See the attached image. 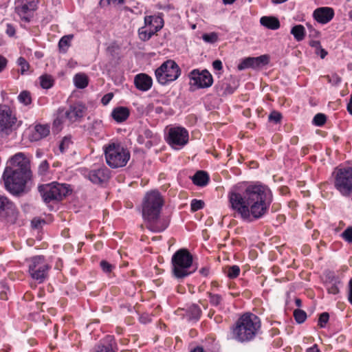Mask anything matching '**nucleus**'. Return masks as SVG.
<instances>
[{
  "label": "nucleus",
  "mask_w": 352,
  "mask_h": 352,
  "mask_svg": "<svg viewBox=\"0 0 352 352\" xmlns=\"http://www.w3.org/2000/svg\"><path fill=\"white\" fill-rule=\"evenodd\" d=\"M190 352H205L204 351V349L201 346H197L195 348H194L193 349H192L190 351Z\"/></svg>",
  "instance_id": "nucleus-62"
},
{
  "label": "nucleus",
  "mask_w": 352,
  "mask_h": 352,
  "mask_svg": "<svg viewBox=\"0 0 352 352\" xmlns=\"http://www.w3.org/2000/svg\"><path fill=\"white\" fill-rule=\"evenodd\" d=\"M38 191L45 203L60 201L68 194L69 189L65 184L52 182L38 186Z\"/></svg>",
  "instance_id": "nucleus-7"
},
{
  "label": "nucleus",
  "mask_w": 352,
  "mask_h": 352,
  "mask_svg": "<svg viewBox=\"0 0 352 352\" xmlns=\"http://www.w3.org/2000/svg\"><path fill=\"white\" fill-rule=\"evenodd\" d=\"M14 6L15 12L20 19L25 22H29L37 8V2L36 0H16Z\"/></svg>",
  "instance_id": "nucleus-12"
},
{
  "label": "nucleus",
  "mask_w": 352,
  "mask_h": 352,
  "mask_svg": "<svg viewBox=\"0 0 352 352\" xmlns=\"http://www.w3.org/2000/svg\"><path fill=\"white\" fill-rule=\"evenodd\" d=\"M6 33L10 36H14V34H15V29H14V28L12 25L8 24L7 25V28H6Z\"/></svg>",
  "instance_id": "nucleus-53"
},
{
  "label": "nucleus",
  "mask_w": 352,
  "mask_h": 352,
  "mask_svg": "<svg viewBox=\"0 0 352 352\" xmlns=\"http://www.w3.org/2000/svg\"><path fill=\"white\" fill-rule=\"evenodd\" d=\"M221 301V297L218 294H210V302L213 305H219Z\"/></svg>",
  "instance_id": "nucleus-45"
},
{
  "label": "nucleus",
  "mask_w": 352,
  "mask_h": 352,
  "mask_svg": "<svg viewBox=\"0 0 352 352\" xmlns=\"http://www.w3.org/2000/svg\"><path fill=\"white\" fill-rule=\"evenodd\" d=\"M226 273L230 278H235L239 275L240 268L238 265L229 266Z\"/></svg>",
  "instance_id": "nucleus-34"
},
{
  "label": "nucleus",
  "mask_w": 352,
  "mask_h": 352,
  "mask_svg": "<svg viewBox=\"0 0 352 352\" xmlns=\"http://www.w3.org/2000/svg\"><path fill=\"white\" fill-rule=\"evenodd\" d=\"M290 33L297 41H301L305 38V29L302 25H296L292 28Z\"/></svg>",
  "instance_id": "nucleus-30"
},
{
  "label": "nucleus",
  "mask_w": 352,
  "mask_h": 352,
  "mask_svg": "<svg viewBox=\"0 0 352 352\" xmlns=\"http://www.w3.org/2000/svg\"><path fill=\"white\" fill-rule=\"evenodd\" d=\"M228 197L232 209L248 222L261 218L272 201L270 190L262 185H250L244 189L236 186Z\"/></svg>",
  "instance_id": "nucleus-1"
},
{
  "label": "nucleus",
  "mask_w": 352,
  "mask_h": 352,
  "mask_svg": "<svg viewBox=\"0 0 352 352\" xmlns=\"http://www.w3.org/2000/svg\"><path fill=\"white\" fill-rule=\"evenodd\" d=\"M334 173L336 188L343 196L349 197L352 195V168H336Z\"/></svg>",
  "instance_id": "nucleus-9"
},
{
  "label": "nucleus",
  "mask_w": 352,
  "mask_h": 352,
  "mask_svg": "<svg viewBox=\"0 0 352 352\" xmlns=\"http://www.w3.org/2000/svg\"><path fill=\"white\" fill-rule=\"evenodd\" d=\"M75 86L78 89H84L88 85L89 80L86 74L79 73L74 78Z\"/></svg>",
  "instance_id": "nucleus-29"
},
{
  "label": "nucleus",
  "mask_w": 352,
  "mask_h": 352,
  "mask_svg": "<svg viewBox=\"0 0 352 352\" xmlns=\"http://www.w3.org/2000/svg\"><path fill=\"white\" fill-rule=\"evenodd\" d=\"M155 74L158 82L164 85L177 80L181 74V69L174 60H168L155 70Z\"/></svg>",
  "instance_id": "nucleus-8"
},
{
  "label": "nucleus",
  "mask_w": 352,
  "mask_h": 352,
  "mask_svg": "<svg viewBox=\"0 0 352 352\" xmlns=\"http://www.w3.org/2000/svg\"><path fill=\"white\" fill-rule=\"evenodd\" d=\"M223 3L227 4H232L236 0H222Z\"/></svg>",
  "instance_id": "nucleus-63"
},
{
  "label": "nucleus",
  "mask_w": 352,
  "mask_h": 352,
  "mask_svg": "<svg viewBox=\"0 0 352 352\" xmlns=\"http://www.w3.org/2000/svg\"><path fill=\"white\" fill-rule=\"evenodd\" d=\"M318 50L320 51V52H317V54H318L322 58H324L327 54V52L321 47L320 48L318 49Z\"/></svg>",
  "instance_id": "nucleus-58"
},
{
  "label": "nucleus",
  "mask_w": 352,
  "mask_h": 352,
  "mask_svg": "<svg viewBox=\"0 0 352 352\" xmlns=\"http://www.w3.org/2000/svg\"><path fill=\"white\" fill-rule=\"evenodd\" d=\"M143 133L146 138H151L153 137V132L149 129H145Z\"/></svg>",
  "instance_id": "nucleus-57"
},
{
  "label": "nucleus",
  "mask_w": 352,
  "mask_h": 352,
  "mask_svg": "<svg viewBox=\"0 0 352 352\" xmlns=\"http://www.w3.org/2000/svg\"><path fill=\"white\" fill-rule=\"evenodd\" d=\"M347 110L351 115H352V95L351 96L350 100L347 104Z\"/></svg>",
  "instance_id": "nucleus-59"
},
{
  "label": "nucleus",
  "mask_w": 352,
  "mask_h": 352,
  "mask_svg": "<svg viewBox=\"0 0 352 352\" xmlns=\"http://www.w3.org/2000/svg\"><path fill=\"white\" fill-rule=\"evenodd\" d=\"M19 212L14 204L8 197L0 195V220L14 223Z\"/></svg>",
  "instance_id": "nucleus-11"
},
{
  "label": "nucleus",
  "mask_w": 352,
  "mask_h": 352,
  "mask_svg": "<svg viewBox=\"0 0 352 352\" xmlns=\"http://www.w3.org/2000/svg\"><path fill=\"white\" fill-rule=\"evenodd\" d=\"M95 352H115L113 349L108 346H98L96 348Z\"/></svg>",
  "instance_id": "nucleus-49"
},
{
  "label": "nucleus",
  "mask_w": 352,
  "mask_h": 352,
  "mask_svg": "<svg viewBox=\"0 0 352 352\" xmlns=\"http://www.w3.org/2000/svg\"><path fill=\"white\" fill-rule=\"evenodd\" d=\"M104 151L106 162L112 168L125 166L131 157L129 150L119 143L105 145Z\"/></svg>",
  "instance_id": "nucleus-5"
},
{
  "label": "nucleus",
  "mask_w": 352,
  "mask_h": 352,
  "mask_svg": "<svg viewBox=\"0 0 352 352\" xmlns=\"http://www.w3.org/2000/svg\"><path fill=\"white\" fill-rule=\"evenodd\" d=\"M139 37L142 41H148L156 33L152 28L146 29L145 27L141 28L138 30Z\"/></svg>",
  "instance_id": "nucleus-31"
},
{
  "label": "nucleus",
  "mask_w": 352,
  "mask_h": 352,
  "mask_svg": "<svg viewBox=\"0 0 352 352\" xmlns=\"http://www.w3.org/2000/svg\"><path fill=\"white\" fill-rule=\"evenodd\" d=\"M7 65V60L2 56H0V72H2Z\"/></svg>",
  "instance_id": "nucleus-54"
},
{
  "label": "nucleus",
  "mask_w": 352,
  "mask_h": 352,
  "mask_svg": "<svg viewBox=\"0 0 352 352\" xmlns=\"http://www.w3.org/2000/svg\"><path fill=\"white\" fill-rule=\"evenodd\" d=\"M60 111H63V109L58 110L57 118L54 121V125L56 126H59L60 125H61L64 120L66 119L65 116L60 115Z\"/></svg>",
  "instance_id": "nucleus-48"
},
{
  "label": "nucleus",
  "mask_w": 352,
  "mask_h": 352,
  "mask_svg": "<svg viewBox=\"0 0 352 352\" xmlns=\"http://www.w3.org/2000/svg\"><path fill=\"white\" fill-rule=\"evenodd\" d=\"M192 179L195 185L199 186H204L208 184L209 181V177L206 172L199 170L193 175Z\"/></svg>",
  "instance_id": "nucleus-28"
},
{
  "label": "nucleus",
  "mask_w": 352,
  "mask_h": 352,
  "mask_svg": "<svg viewBox=\"0 0 352 352\" xmlns=\"http://www.w3.org/2000/svg\"><path fill=\"white\" fill-rule=\"evenodd\" d=\"M212 67L215 70H221L223 68L222 62L220 60H215L212 63Z\"/></svg>",
  "instance_id": "nucleus-52"
},
{
  "label": "nucleus",
  "mask_w": 352,
  "mask_h": 352,
  "mask_svg": "<svg viewBox=\"0 0 352 352\" xmlns=\"http://www.w3.org/2000/svg\"><path fill=\"white\" fill-rule=\"evenodd\" d=\"M100 267L104 272H110L113 268V266L106 261L100 262Z\"/></svg>",
  "instance_id": "nucleus-47"
},
{
  "label": "nucleus",
  "mask_w": 352,
  "mask_h": 352,
  "mask_svg": "<svg viewBox=\"0 0 352 352\" xmlns=\"http://www.w3.org/2000/svg\"><path fill=\"white\" fill-rule=\"evenodd\" d=\"M326 121V116L323 113H319L314 116L312 122L316 126H321L325 124Z\"/></svg>",
  "instance_id": "nucleus-38"
},
{
  "label": "nucleus",
  "mask_w": 352,
  "mask_h": 352,
  "mask_svg": "<svg viewBox=\"0 0 352 352\" xmlns=\"http://www.w3.org/2000/svg\"><path fill=\"white\" fill-rule=\"evenodd\" d=\"M31 277L42 283L45 279L50 267L43 256H36L27 260Z\"/></svg>",
  "instance_id": "nucleus-10"
},
{
  "label": "nucleus",
  "mask_w": 352,
  "mask_h": 352,
  "mask_svg": "<svg viewBox=\"0 0 352 352\" xmlns=\"http://www.w3.org/2000/svg\"><path fill=\"white\" fill-rule=\"evenodd\" d=\"M16 122L12 110L7 105H0V132L11 128Z\"/></svg>",
  "instance_id": "nucleus-18"
},
{
  "label": "nucleus",
  "mask_w": 352,
  "mask_h": 352,
  "mask_svg": "<svg viewBox=\"0 0 352 352\" xmlns=\"http://www.w3.org/2000/svg\"><path fill=\"white\" fill-rule=\"evenodd\" d=\"M49 168V164L46 160L43 161L38 166V173L40 175H44Z\"/></svg>",
  "instance_id": "nucleus-46"
},
{
  "label": "nucleus",
  "mask_w": 352,
  "mask_h": 352,
  "mask_svg": "<svg viewBox=\"0 0 352 352\" xmlns=\"http://www.w3.org/2000/svg\"><path fill=\"white\" fill-rule=\"evenodd\" d=\"M144 23L148 28H152L157 32L163 28L164 20L160 16H146L144 18Z\"/></svg>",
  "instance_id": "nucleus-22"
},
{
  "label": "nucleus",
  "mask_w": 352,
  "mask_h": 352,
  "mask_svg": "<svg viewBox=\"0 0 352 352\" xmlns=\"http://www.w3.org/2000/svg\"><path fill=\"white\" fill-rule=\"evenodd\" d=\"M73 37L74 36L72 34H69L64 36L60 38L58 43V47L60 51H63V52L67 51V49L70 45V42Z\"/></svg>",
  "instance_id": "nucleus-32"
},
{
  "label": "nucleus",
  "mask_w": 352,
  "mask_h": 352,
  "mask_svg": "<svg viewBox=\"0 0 352 352\" xmlns=\"http://www.w3.org/2000/svg\"><path fill=\"white\" fill-rule=\"evenodd\" d=\"M71 144V140L69 138H65L60 142L59 145V149L61 153L65 152V151L69 147Z\"/></svg>",
  "instance_id": "nucleus-44"
},
{
  "label": "nucleus",
  "mask_w": 352,
  "mask_h": 352,
  "mask_svg": "<svg viewBox=\"0 0 352 352\" xmlns=\"http://www.w3.org/2000/svg\"><path fill=\"white\" fill-rule=\"evenodd\" d=\"M87 177L92 183L100 184L109 179L110 170L105 166H101L98 169L90 170Z\"/></svg>",
  "instance_id": "nucleus-19"
},
{
  "label": "nucleus",
  "mask_w": 352,
  "mask_h": 352,
  "mask_svg": "<svg viewBox=\"0 0 352 352\" xmlns=\"http://www.w3.org/2000/svg\"><path fill=\"white\" fill-rule=\"evenodd\" d=\"M260 327L258 317L253 314H243L231 328L232 337L240 342H249L255 338Z\"/></svg>",
  "instance_id": "nucleus-3"
},
{
  "label": "nucleus",
  "mask_w": 352,
  "mask_h": 352,
  "mask_svg": "<svg viewBox=\"0 0 352 352\" xmlns=\"http://www.w3.org/2000/svg\"><path fill=\"white\" fill-rule=\"evenodd\" d=\"M167 142L173 148L182 147L188 142V132L181 126L170 128L168 130Z\"/></svg>",
  "instance_id": "nucleus-13"
},
{
  "label": "nucleus",
  "mask_w": 352,
  "mask_h": 352,
  "mask_svg": "<svg viewBox=\"0 0 352 352\" xmlns=\"http://www.w3.org/2000/svg\"><path fill=\"white\" fill-rule=\"evenodd\" d=\"M113 97V94L112 93H108L105 94L101 99V102L104 105H107L111 100Z\"/></svg>",
  "instance_id": "nucleus-50"
},
{
  "label": "nucleus",
  "mask_w": 352,
  "mask_h": 352,
  "mask_svg": "<svg viewBox=\"0 0 352 352\" xmlns=\"http://www.w3.org/2000/svg\"><path fill=\"white\" fill-rule=\"evenodd\" d=\"M262 25L270 30H277L280 27L278 19L274 16H263L260 19Z\"/></svg>",
  "instance_id": "nucleus-26"
},
{
  "label": "nucleus",
  "mask_w": 352,
  "mask_h": 352,
  "mask_svg": "<svg viewBox=\"0 0 352 352\" xmlns=\"http://www.w3.org/2000/svg\"><path fill=\"white\" fill-rule=\"evenodd\" d=\"M202 38L206 43H214L218 41V34L216 32L204 34L202 35Z\"/></svg>",
  "instance_id": "nucleus-39"
},
{
  "label": "nucleus",
  "mask_w": 352,
  "mask_h": 352,
  "mask_svg": "<svg viewBox=\"0 0 352 352\" xmlns=\"http://www.w3.org/2000/svg\"><path fill=\"white\" fill-rule=\"evenodd\" d=\"M53 79L50 75H43L40 77L41 86L43 89H49L53 85Z\"/></svg>",
  "instance_id": "nucleus-33"
},
{
  "label": "nucleus",
  "mask_w": 352,
  "mask_h": 352,
  "mask_svg": "<svg viewBox=\"0 0 352 352\" xmlns=\"http://www.w3.org/2000/svg\"><path fill=\"white\" fill-rule=\"evenodd\" d=\"M87 111L86 106L82 102L72 104L67 111H60V115L65 116L69 122L80 121Z\"/></svg>",
  "instance_id": "nucleus-16"
},
{
  "label": "nucleus",
  "mask_w": 352,
  "mask_h": 352,
  "mask_svg": "<svg viewBox=\"0 0 352 352\" xmlns=\"http://www.w3.org/2000/svg\"><path fill=\"white\" fill-rule=\"evenodd\" d=\"M50 133V126L44 124H37L34 128V132L32 135V140L38 141L47 136Z\"/></svg>",
  "instance_id": "nucleus-25"
},
{
  "label": "nucleus",
  "mask_w": 352,
  "mask_h": 352,
  "mask_svg": "<svg viewBox=\"0 0 352 352\" xmlns=\"http://www.w3.org/2000/svg\"><path fill=\"white\" fill-rule=\"evenodd\" d=\"M111 116L117 122H122L129 116V110L124 107H116L113 110Z\"/></svg>",
  "instance_id": "nucleus-24"
},
{
  "label": "nucleus",
  "mask_w": 352,
  "mask_h": 352,
  "mask_svg": "<svg viewBox=\"0 0 352 352\" xmlns=\"http://www.w3.org/2000/svg\"><path fill=\"white\" fill-rule=\"evenodd\" d=\"M348 300L349 302L352 305V278L349 280V283Z\"/></svg>",
  "instance_id": "nucleus-55"
},
{
  "label": "nucleus",
  "mask_w": 352,
  "mask_h": 352,
  "mask_svg": "<svg viewBox=\"0 0 352 352\" xmlns=\"http://www.w3.org/2000/svg\"><path fill=\"white\" fill-rule=\"evenodd\" d=\"M341 236L346 241L352 243V227L347 228Z\"/></svg>",
  "instance_id": "nucleus-42"
},
{
  "label": "nucleus",
  "mask_w": 352,
  "mask_h": 352,
  "mask_svg": "<svg viewBox=\"0 0 352 352\" xmlns=\"http://www.w3.org/2000/svg\"><path fill=\"white\" fill-rule=\"evenodd\" d=\"M329 318V315L327 312H324L320 315L319 319H318V325H320V327H324V325L327 324Z\"/></svg>",
  "instance_id": "nucleus-43"
},
{
  "label": "nucleus",
  "mask_w": 352,
  "mask_h": 352,
  "mask_svg": "<svg viewBox=\"0 0 352 352\" xmlns=\"http://www.w3.org/2000/svg\"><path fill=\"white\" fill-rule=\"evenodd\" d=\"M329 280H327L326 286L328 293L338 294L340 292V287L342 285L340 280L334 276L333 273L329 274Z\"/></svg>",
  "instance_id": "nucleus-23"
},
{
  "label": "nucleus",
  "mask_w": 352,
  "mask_h": 352,
  "mask_svg": "<svg viewBox=\"0 0 352 352\" xmlns=\"http://www.w3.org/2000/svg\"><path fill=\"white\" fill-rule=\"evenodd\" d=\"M311 46L315 47L316 50L320 48V43L318 41H313L310 43Z\"/></svg>",
  "instance_id": "nucleus-56"
},
{
  "label": "nucleus",
  "mask_w": 352,
  "mask_h": 352,
  "mask_svg": "<svg viewBox=\"0 0 352 352\" xmlns=\"http://www.w3.org/2000/svg\"><path fill=\"white\" fill-rule=\"evenodd\" d=\"M173 274L182 279L191 274L195 270L192 268V256L186 249L177 250L171 259Z\"/></svg>",
  "instance_id": "nucleus-6"
},
{
  "label": "nucleus",
  "mask_w": 352,
  "mask_h": 352,
  "mask_svg": "<svg viewBox=\"0 0 352 352\" xmlns=\"http://www.w3.org/2000/svg\"><path fill=\"white\" fill-rule=\"evenodd\" d=\"M287 1V0H272V3H276V4L282 3Z\"/></svg>",
  "instance_id": "nucleus-64"
},
{
  "label": "nucleus",
  "mask_w": 352,
  "mask_h": 352,
  "mask_svg": "<svg viewBox=\"0 0 352 352\" xmlns=\"http://www.w3.org/2000/svg\"><path fill=\"white\" fill-rule=\"evenodd\" d=\"M281 117L282 116H281L280 113L274 111L270 115L269 119L270 120L274 121L275 122L277 123L280 120Z\"/></svg>",
  "instance_id": "nucleus-51"
},
{
  "label": "nucleus",
  "mask_w": 352,
  "mask_h": 352,
  "mask_svg": "<svg viewBox=\"0 0 352 352\" xmlns=\"http://www.w3.org/2000/svg\"><path fill=\"white\" fill-rule=\"evenodd\" d=\"M204 206V202L201 200L192 199L191 201V210L192 211H197L201 209Z\"/></svg>",
  "instance_id": "nucleus-41"
},
{
  "label": "nucleus",
  "mask_w": 352,
  "mask_h": 352,
  "mask_svg": "<svg viewBox=\"0 0 352 352\" xmlns=\"http://www.w3.org/2000/svg\"><path fill=\"white\" fill-rule=\"evenodd\" d=\"M134 83L138 89L146 91L151 88L153 80L146 74H139L135 76Z\"/></svg>",
  "instance_id": "nucleus-21"
},
{
  "label": "nucleus",
  "mask_w": 352,
  "mask_h": 352,
  "mask_svg": "<svg viewBox=\"0 0 352 352\" xmlns=\"http://www.w3.org/2000/svg\"><path fill=\"white\" fill-rule=\"evenodd\" d=\"M10 164L12 170H17L25 175H32L30 170V160L23 153H18L10 159Z\"/></svg>",
  "instance_id": "nucleus-15"
},
{
  "label": "nucleus",
  "mask_w": 352,
  "mask_h": 352,
  "mask_svg": "<svg viewBox=\"0 0 352 352\" xmlns=\"http://www.w3.org/2000/svg\"><path fill=\"white\" fill-rule=\"evenodd\" d=\"M19 100L25 105L30 104L32 102L30 92L23 91L18 96Z\"/></svg>",
  "instance_id": "nucleus-37"
},
{
  "label": "nucleus",
  "mask_w": 352,
  "mask_h": 352,
  "mask_svg": "<svg viewBox=\"0 0 352 352\" xmlns=\"http://www.w3.org/2000/svg\"><path fill=\"white\" fill-rule=\"evenodd\" d=\"M32 175H25L17 170L6 168L3 173L6 188L13 195H20L30 190Z\"/></svg>",
  "instance_id": "nucleus-4"
},
{
  "label": "nucleus",
  "mask_w": 352,
  "mask_h": 352,
  "mask_svg": "<svg viewBox=\"0 0 352 352\" xmlns=\"http://www.w3.org/2000/svg\"><path fill=\"white\" fill-rule=\"evenodd\" d=\"M270 60L268 55H261L258 57H248L244 58L237 66L239 70L250 67L257 68L267 65Z\"/></svg>",
  "instance_id": "nucleus-17"
},
{
  "label": "nucleus",
  "mask_w": 352,
  "mask_h": 352,
  "mask_svg": "<svg viewBox=\"0 0 352 352\" xmlns=\"http://www.w3.org/2000/svg\"><path fill=\"white\" fill-rule=\"evenodd\" d=\"M164 200L157 190L148 192L142 202V217L146 223V227L154 232L164 231L168 226V221L161 216V210Z\"/></svg>",
  "instance_id": "nucleus-2"
},
{
  "label": "nucleus",
  "mask_w": 352,
  "mask_h": 352,
  "mask_svg": "<svg viewBox=\"0 0 352 352\" xmlns=\"http://www.w3.org/2000/svg\"><path fill=\"white\" fill-rule=\"evenodd\" d=\"M236 87L231 85L227 79L217 85V90L221 95L231 94L234 91Z\"/></svg>",
  "instance_id": "nucleus-27"
},
{
  "label": "nucleus",
  "mask_w": 352,
  "mask_h": 352,
  "mask_svg": "<svg viewBox=\"0 0 352 352\" xmlns=\"http://www.w3.org/2000/svg\"><path fill=\"white\" fill-rule=\"evenodd\" d=\"M199 272L203 276H206L209 273V270L208 268L204 267L200 270Z\"/></svg>",
  "instance_id": "nucleus-60"
},
{
  "label": "nucleus",
  "mask_w": 352,
  "mask_h": 352,
  "mask_svg": "<svg viewBox=\"0 0 352 352\" xmlns=\"http://www.w3.org/2000/svg\"><path fill=\"white\" fill-rule=\"evenodd\" d=\"M315 350V352H320V351L318 348V345L315 344L313 346L309 348L307 351H313Z\"/></svg>",
  "instance_id": "nucleus-61"
},
{
  "label": "nucleus",
  "mask_w": 352,
  "mask_h": 352,
  "mask_svg": "<svg viewBox=\"0 0 352 352\" xmlns=\"http://www.w3.org/2000/svg\"><path fill=\"white\" fill-rule=\"evenodd\" d=\"M189 314L192 318L198 320L201 314V310L197 305H192L188 309Z\"/></svg>",
  "instance_id": "nucleus-35"
},
{
  "label": "nucleus",
  "mask_w": 352,
  "mask_h": 352,
  "mask_svg": "<svg viewBox=\"0 0 352 352\" xmlns=\"http://www.w3.org/2000/svg\"><path fill=\"white\" fill-rule=\"evenodd\" d=\"M334 16L333 10L329 7H321L316 9L313 13V16L316 21L322 24H326L329 22Z\"/></svg>",
  "instance_id": "nucleus-20"
},
{
  "label": "nucleus",
  "mask_w": 352,
  "mask_h": 352,
  "mask_svg": "<svg viewBox=\"0 0 352 352\" xmlns=\"http://www.w3.org/2000/svg\"><path fill=\"white\" fill-rule=\"evenodd\" d=\"M189 78L190 84L199 89L210 87L213 82L211 74L206 69H193L190 72Z\"/></svg>",
  "instance_id": "nucleus-14"
},
{
  "label": "nucleus",
  "mask_w": 352,
  "mask_h": 352,
  "mask_svg": "<svg viewBox=\"0 0 352 352\" xmlns=\"http://www.w3.org/2000/svg\"><path fill=\"white\" fill-rule=\"evenodd\" d=\"M17 64L21 67V74H27V72L30 69V64L23 57H19L18 58Z\"/></svg>",
  "instance_id": "nucleus-36"
},
{
  "label": "nucleus",
  "mask_w": 352,
  "mask_h": 352,
  "mask_svg": "<svg viewBox=\"0 0 352 352\" xmlns=\"http://www.w3.org/2000/svg\"><path fill=\"white\" fill-rule=\"evenodd\" d=\"M294 316L298 323H302L307 318L305 311L301 309H296L294 311Z\"/></svg>",
  "instance_id": "nucleus-40"
}]
</instances>
